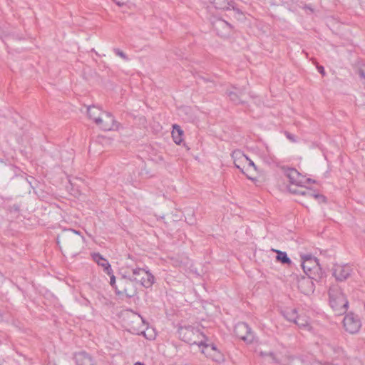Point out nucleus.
Here are the masks:
<instances>
[{
    "label": "nucleus",
    "instance_id": "f257e3e1",
    "mask_svg": "<svg viewBox=\"0 0 365 365\" xmlns=\"http://www.w3.org/2000/svg\"><path fill=\"white\" fill-rule=\"evenodd\" d=\"M88 116L102 130H111L115 127V120L113 115L108 112L102 110L95 106H90L87 108Z\"/></svg>",
    "mask_w": 365,
    "mask_h": 365
},
{
    "label": "nucleus",
    "instance_id": "f03ea898",
    "mask_svg": "<svg viewBox=\"0 0 365 365\" xmlns=\"http://www.w3.org/2000/svg\"><path fill=\"white\" fill-rule=\"evenodd\" d=\"M177 333L179 339L182 341L189 344H197L200 347L204 344L202 339H207V336L197 327L190 324H180Z\"/></svg>",
    "mask_w": 365,
    "mask_h": 365
},
{
    "label": "nucleus",
    "instance_id": "7ed1b4c3",
    "mask_svg": "<svg viewBox=\"0 0 365 365\" xmlns=\"http://www.w3.org/2000/svg\"><path fill=\"white\" fill-rule=\"evenodd\" d=\"M329 296L330 306L336 314L341 315L346 312L349 307V302L339 287H330Z\"/></svg>",
    "mask_w": 365,
    "mask_h": 365
},
{
    "label": "nucleus",
    "instance_id": "20e7f679",
    "mask_svg": "<svg viewBox=\"0 0 365 365\" xmlns=\"http://www.w3.org/2000/svg\"><path fill=\"white\" fill-rule=\"evenodd\" d=\"M133 275H123L118 282V287H115L117 295H125L131 298L137 294V288L135 285Z\"/></svg>",
    "mask_w": 365,
    "mask_h": 365
},
{
    "label": "nucleus",
    "instance_id": "39448f33",
    "mask_svg": "<svg viewBox=\"0 0 365 365\" xmlns=\"http://www.w3.org/2000/svg\"><path fill=\"white\" fill-rule=\"evenodd\" d=\"M133 280L145 288H150L155 282L154 276L143 268H135L132 269Z\"/></svg>",
    "mask_w": 365,
    "mask_h": 365
},
{
    "label": "nucleus",
    "instance_id": "423d86ee",
    "mask_svg": "<svg viewBox=\"0 0 365 365\" xmlns=\"http://www.w3.org/2000/svg\"><path fill=\"white\" fill-rule=\"evenodd\" d=\"M235 334L247 344L253 341L255 336L252 329L245 322H238L234 328Z\"/></svg>",
    "mask_w": 365,
    "mask_h": 365
},
{
    "label": "nucleus",
    "instance_id": "0eeeda50",
    "mask_svg": "<svg viewBox=\"0 0 365 365\" xmlns=\"http://www.w3.org/2000/svg\"><path fill=\"white\" fill-rule=\"evenodd\" d=\"M343 325L347 332L350 334H356L359 331L361 327V323L359 317L351 312L344 317Z\"/></svg>",
    "mask_w": 365,
    "mask_h": 365
},
{
    "label": "nucleus",
    "instance_id": "6e6552de",
    "mask_svg": "<svg viewBox=\"0 0 365 365\" xmlns=\"http://www.w3.org/2000/svg\"><path fill=\"white\" fill-rule=\"evenodd\" d=\"M312 279L317 280L316 276H302L297 282V286L302 293L308 295L314 290V284Z\"/></svg>",
    "mask_w": 365,
    "mask_h": 365
},
{
    "label": "nucleus",
    "instance_id": "1a4fd4ad",
    "mask_svg": "<svg viewBox=\"0 0 365 365\" xmlns=\"http://www.w3.org/2000/svg\"><path fill=\"white\" fill-rule=\"evenodd\" d=\"M212 26L216 34L223 38L230 36L232 31V25L222 19H217L214 21Z\"/></svg>",
    "mask_w": 365,
    "mask_h": 365
},
{
    "label": "nucleus",
    "instance_id": "9d476101",
    "mask_svg": "<svg viewBox=\"0 0 365 365\" xmlns=\"http://www.w3.org/2000/svg\"><path fill=\"white\" fill-rule=\"evenodd\" d=\"M352 269L348 264H336L333 269V275L337 281H344L350 275Z\"/></svg>",
    "mask_w": 365,
    "mask_h": 365
},
{
    "label": "nucleus",
    "instance_id": "9b49d317",
    "mask_svg": "<svg viewBox=\"0 0 365 365\" xmlns=\"http://www.w3.org/2000/svg\"><path fill=\"white\" fill-rule=\"evenodd\" d=\"M232 157L233 160H234L235 166L237 168H238L240 170L241 173H242L243 174L246 175L248 178H251L244 171V170L241 168L240 165L237 163V161L239 160H241V159L244 160L246 162H248L249 166L252 167L255 170H257V167H256L255 164L254 163V162L252 160H250L247 155H245L243 153H242L240 150H235V151H233V153L232 154Z\"/></svg>",
    "mask_w": 365,
    "mask_h": 365
},
{
    "label": "nucleus",
    "instance_id": "f8f14e48",
    "mask_svg": "<svg viewBox=\"0 0 365 365\" xmlns=\"http://www.w3.org/2000/svg\"><path fill=\"white\" fill-rule=\"evenodd\" d=\"M286 176L289 178L292 185L302 186L304 177L294 168H288L285 172Z\"/></svg>",
    "mask_w": 365,
    "mask_h": 365
},
{
    "label": "nucleus",
    "instance_id": "ddd939ff",
    "mask_svg": "<svg viewBox=\"0 0 365 365\" xmlns=\"http://www.w3.org/2000/svg\"><path fill=\"white\" fill-rule=\"evenodd\" d=\"M93 260L98 264V266L101 267L105 273L107 274H111V265L107 259L104 258L103 255H101L98 252H95L92 254Z\"/></svg>",
    "mask_w": 365,
    "mask_h": 365
},
{
    "label": "nucleus",
    "instance_id": "4468645a",
    "mask_svg": "<svg viewBox=\"0 0 365 365\" xmlns=\"http://www.w3.org/2000/svg\"><path fill=\"white\" fill-rule=\"evenodd\" d=\"M303 259L304 261L302 266L307 276L312 275V267L310 266L311 264L315 265L316 269H320V268L317 267L319 264L317 258L312 257L311 256H305Z\"/></svg>",
    "mask_w": 365,
    "mask_h": 365
},
{
    "label": "nucleus",
    "instance_id": "2eb2a0df",
    "mask_svg": "<svg viewBox=\"0 0 365 365\" xmlns=\"http://www.w3.org/2000/svg\"><path fill=\"white\" fill-rule=\"evenodd\" d=\"M74 359L77 365H95V361L91 355L85 351L75 354Z\"/></svg>",
    "mask_w": 365,
    "mask_h": 365
},
{
    "label": "nucleus",
    "instance_id": "dca6fc26",
    "mask_svg": "<svg viewBox=\"0 0 365 365\" xmlns=\"http://www.w3.org/2000/svg\"><path fill=\"white\" fill-rule=\"evenodd\" d=\"M235 91H227L226 94L230 100L235 104H243L245 102L242 100V96L245 93V89H240L234 86Z\"/></svg>",
    "mask_w": 365,
    "mask_h": 365
},
{
    "label": "nucleus",
    "instance_id": "f3484780",
    "mask_svg": "<svg viewBox=\"0 0 365 365\" xmlns=\"http://www.w3.org/2000/svg\"><path fill=\"white\" fill-rule=\"evenodd\" d=\"M76 235H81V232L73 229L65 230L61 235H58L56 238L57 244L60 245L61 242L63 243L68 242Z\"/></svg>",
    "mask_w": 365,
    "mask_h": 365
},
{
    "label": "nucleus",
    "instance_id": "a211bd4d",
    "mask_svg": "<svg viewBox=\"0 0 365 365\" xmlns=\"http://www.w3.org/2000/svg\"><path fill=\"white\" fill-rule=\"evenodd\" d=\"M289 190L292 193L304 195L309 198L322 200L323 202H325V200H326V197L324 195H320V194H316L312 190L308 189V188H304L303 190H292L291 188H289Z\"/></svg>",
    "mask_w": 365,
    "mask_h": 365
},
{
    "label": "nucleus",
    "instance_id": "6ab92c4d",
    "mask_svg": "<svg viewBox=\"0 0 365 365\" xmlns=\"http://www.w3.org/2000/svg\"><path fill=\"white\" fill-rule=\"evenodd\" d=\"M294 324L301 329L310 331L312 329L309 323V319L305 314H298Z\"/></svg>",
    "mask_w": 365,
    "mask_h": 365
},
{
    "label": "nucleus",
    "instance_id": "aec40b11",
    "mask_svg": "<svg viewBox=\"0 0 365 365\" xmlns=\"http://www.w3.org/2000/svg\"><path fill=\"white\" fill-rule=\"evenodd\" d=\"M285 365H311L310 363L302 356H289Z\"/></svg>",
    "mask_w": 365,
    "mask_h": 365
},
{
    "label": "nucleus",
    "instance_id": "412c9836",
    "mask_svg": "<svg viewBox=\"0 0 365 365\" xmlns=\"http://www.w3.org/2000/svg\"><path fill=\"white\" fill-rule=\"evenodd\" d=\"M182 135L183 131L181 130L180 127L178 125H174L172 131V137L176 144L180 145L182 143Z\"/></svg>",
    "mask_w": 365,
    "mask_h": 365
},
{
    "label": "nucleus",
    "instance_id": "4be33fe9",
    "mask_svg": "<svg viewBox=\"0 0 365 365\" xmlns=\"http://www.w3.org/2000/svg\"><path fill=\"white\" fill-rule=\"evenodd\" d=\"M284 317L289 322L294 323L298 315L297 310L296 309L287 308L282 312Z\"/></svg>",
    "mask_w": 365,
    "mask_h": 365
},
{
    "label": "nucleus",
    "instance_id": "5701e85b",
    "mask_svg": "<svg viewBox=\"0 0 365 365\" xmlns=\"http://www.w3.org/2000/svg\"><path fill=\"white\" fill-rule=\"evenodd\" d=\"M210 1L217 9L225 10L230 9V4L228 0H210Z\"/></svg>",
    "mask_w": 365,
    "mask_h": 365
},
{
    "label": "nucleus",
    "instance_id": "b1692460",
    "mask_svg": "<svg viewBox=\"0 0 365 365\" xmlns=\"http://www.w3.org/2000/svg\"><path fill=\"white\" fill-rule=\"evenodd\" d=\"M277 252V257L276 259L278 262H280L282 264H291L292 261L288 257L287 254L285 252H282L280 250H274Z\"/></svg>",
    "mask_w": 365,
    "mask_h": 365
},
{
    "label": "nucleus",
    "instance_id": "393cba45",
    "mask_svg": "<svg viewBox=\"0 0 365 365\" xmlns=\"http://www.w3.org/2000/svg\"><path fill=\"white\" fill-rule=\"evenodd\" d=\"M204 341V344H202L201 346H202V352L203 354H212V352H214L215 351H217V346L214 344H207L206 341H207V338L206 339H202Z\"/></svg>",
    "mask_w": 365,
    "mask_h": 365
},
{
    "label": "nucleus",
    "instance_id": "a878e982",
    "mask_svg": "<svg viewBox=\"0 0 365 365\" xmlns=\"http://www.w3.org/2000/svg\"><path fill=\"white\" fill-rule=\"evenodd\" d=\"M208 357H210L213 361L220 363L224 361L225 357L224 355L219 351H215L212 352V354H206Z\"/></svg>",
    "mask_w": 365,
    "mask_h": 365
},
{
    "label": "nucleus",
    "instance_id": "bb28decb",
    "mask_svg": "<svg viewBox=\"0 0 365 365\" xmlns=\"http://www.w3.org/2000/svg\"><path fill=\"white\" fill-rule=\"evenodd\" d=\"M264 162L269 165H274L277 164V159L275 157L272 155H264L263 157Z\"/></svg>",
    "mask_w": 365,
    "mask_h": 365
},
{
    "label": "nucleus",
    "instance_id": "cd10ccee",
    "mask_svg": "<svg viewBox=\"0 0 365 365\" xmlns=\"http://www.w3.org/2000/svg\"><path fill=\"white\" fill-rule=\"evenodd\" d=\"M197 81L198 83H201V82L210 83L211 85L208 86L209 88H212V86H215V83L212 80L205 76H199Z\"/></svg>",
    "mask_w": 365,
    "mask_h": 365
},
{
    "label": "nucleus",
    "instance_id": "c85d7f7f",
    "mask_svg": "<svg viewBox=\"0 0 365 365\" xmlns=\"http://www.w3.org/2000/svg\"><path fill=\"white\" fill-rule=\"evenodd\" d=\"M113 52L115 53V55L120 56L123 60H125V61H128L129 60V58L127 56V55L123 51H122L120 49H119L118 48H113Z\"/></svg>",
    "mask_w": 365,
    "mask_h": 365
},
{
    "label": "nucleus",
    "instance_id": "c756f323",
    "mask_svg": "<svg viewBox=\"0 0 365 365\" xmlns=\"http://www.w3.org/2000/svg\"><path fill=\"white\" fill-rule=\"evenodd\" d=\"M108 275L110 277V284L115 291V287H118V284H116L115 277L113 274V269H111V274Z\"/></svg>",
    "mask_w": 365,
    "mask_h": 365
},
{
    "label": "nucleus",
    "instance_id": "7c9ffc66",
    "mask_svg": "<svg viewBox=\"0 0 365 365\" xmlns=\"http://www.w3.org/2000/svg\"><path fill=\"white\" fill-rule=\"evenodd\" d=\"M284 135L287 137V138L289 139L291 142H292V143L297 142V139H296L294 135L290 133L288 131H285Z\"/></svg>",
    "mask_w": 365,
    "mask_h": 365
},
{
    "label": "nucleus",
    "instance_id": "2f4dec72",
    "mask_svg": "<svg viewBox=\"0 0 365 365\" xmlns=\"http://www.w3.org/2000/svg\"><path fill=\"white\" fill-rule=\"evenodd\" d=\"M10 212H18L20 210V206L17 204H14L11 206H9Z\"/></svg>",
    "mask_w": 365,
    "mask_h": 365
},
{
    "label": "nucleus",
    "instance_id": "473e14b6",
    "mask_svg": "<svg viewBox=\"0 0 365 365\" xmlns=\"http://www.w3.org/2000/svg\"><path fill=\"white\" fill-rule=\"evenodd\" d=\"M118 6L125 5L129 0H113Z\"/></svg>",
    "mask_w": 365,
    "mask_h": 365
},
{
    "label": "nucleus",
    "instance_id": "72a5a7b5",
    "mask_svg": "<svg viewBox=\"0 0 365 365\" xmlns=\"http://www.w3.org/2000/svg\"><path fill=\"white\" fill-rule=\"evenodd\" d=\"M304 9L307 11L308 14H312L314 12V9L312 8L309 5H305L304 6Z\"/></svg>",
    "mask_w": 365,
    "mask_h": 365
},
{
    "label": "nucleus",
    "instance_id": "f704fd0d",
    "mask_svg": "<svg viewBox=\"0 0 365 365\" xmlns=\"http://www.w3.org/2000/svg\"><path fill=\"white\" fill-rule=\"evenodd\" d=\"M134 334H138V335H143L144 336H145V333L144 331H139L138 329H133V331Z\"/></svg>",
    "mask_w": 365,
    "mask_h": 365
},
{
    "label": "nucleus",
    "instance_id": "c9c22d12",
    "mask_svg": "<svg viewBox=\"0 0 365 365\" xmlns=\"http://www.w3.org/2000/svg\"><path fill=\"white\" fill-rule=\"evenodd\" d=\"M317 70L323 76L325 75L324 68L322 66H317Z\"/></svg>",
    "mask_w": 365,
    "mask_h": 365
},
{
    "label": "nucleus",
    "instance_id": "e433bc0d",
    "mask_svg": "<svg viewBox=\"0 0 365 365\" xmlns=\"http://www.w3.org/2000/svg\"><path fill=\"white\" fill-rule=\"evenodd\" d=\"M81 304L84 306H89L90 305V301L86 298H83Z\"/></svg>",
    "mask_w": 365,
    "mask_h": 365
},
{
    "label": "nucleus",
    "instance_id": "4c0bfd02",
    "mask_svg": "<svg viewBox=\"0 0 365 365\" xmlns=\"http://www.w3.org/2000/svg\"><path fill=\"white\" fill-rule=\"evenodd\" d=\"M260 354L262 356H272L274 355V354L272 352H269V353H263V352H261Z\"/></svg>",
    "mask_w": 365,
    "mask_h": 365
},
{
    "label": "nucleus",
    "instance_id": "58836bf2",
    "mask_svg": "<svg viewBox=\"0 0 365 365\" xmlns=\"http://www.w3.org/2000/svg\"><path fill=\"white\" fill-rule=\"evenodd\" d=\"M359 75H360L361 77L365 78V73H364V71L363 70H360Z\"/></svg>",
    "mask_w": 365,
    "mask_h": 365
},
{
    "label": "nucleus",
    "instance_id": "ea45409f",
    "mask_svg": "<svg viewBox=\"0 0 365 365\" xmlns=\"http://www.w3.org/2000/svg\"><path fill=\"white\" fill-rule=\"evenodd\" d=\"M134 365H145L143 363L138 361L134 364Z\"/></svg>",
    "mask_w": 365,
    "mask_h": 365
},
{
    "label": "nucleus",
    "instance_id": "a19ab883",
    "mask_svg": "<svg viewBox=\"0 0 365 365\" xmlns=\"http://www.w3.org/2000/svg\"><path fill=\"white\" fill-rule=\"evenodd\" d=\"M138 319L139 318H140V320H141V323H144V321L143 320V319L140 317V315H138V317H137Z\"/></svg>",
    "mask_w": 365,
    "mask_h": 365
},
{
    "label": "nucleus",
    "instance_id": "79ce46f5",
    "mask_svg": "<svg viewBox=\"0 0 365 365\" xmlns=\"http://www.w3.org/2000/svg\"><path fill=\"white\" fill-rule=\"evenodd\" d=\"M306 181H307V182H312V179H310V178H307V179H306Z\"/></svg>",
    "mask_w": 365,
    "mask_h": 365
}]
</instances>
